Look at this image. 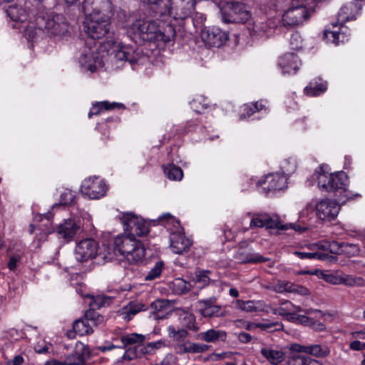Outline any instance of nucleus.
Listing matches in <instances>:
<instances>
[{
	"instance_id": "680f3d73",
	"label": "nucleus",
	"mask_w": 365,
	"mask_h": 365,
	"mask_svg": "<svg viewBox=\"0 0 365 365\" xmlns=\"http://www.w3.org/2000/svg\"><path fill=\"white\" fill-rule=\"evenodd\" d=\"M309 328L315 331H324L326 330V326L324 324L317 321L312 318Z\"/></svg>"
},
{
	"instance_id": "a878e982",
	"label": "nucleus",
	"mask_w": 365,
	"mask_h": 365,
	"mask_svg": "<svg viewBox=\"0 0 365 365\" xmlns=\"http://www.w3.org/2000/svg\"><path fill=\"white\" fill-rule=\"evenodd\" d=\"M124 109L125 106L120 103H110L108 101H99L93 103V115H98L104 110H110L114 109Z\"/></svg>"
},
{
	"instance_id": "0e129e2a",
	"label": "nucleus",
	"mask_w": 365,
	"mask_h": 365,
	"mask_svg": "<svg viewBox=\"0 0 365 365\" xmlns=\"http://www.w3.org/2000/svg\"><path fill=\"white\" fill-rule=\"evenodd\" d=\"M276 327V329H280L282 325L279 322L275 323H257V328H260L263 330L268 329Z\"/></svg>"
},
{
	"instance_id": "20e7f679",
	"label": "nucleus",
	"mask_w": 365,
	"mask_h": 365,
	"mask_svg": "<svg viewBox=\"0 0 365 365\" xmlns=\"http://www.w3.org/2000/svg\"><path fill=\"white\" fill-rule=\"evenodd\" d=\"M318 187L326 192H347L348 177L344 172L331 173L327 165L319 166L315 172Z\"/></svg>"
},
{
	"instance_id": "bb28decb",
	"label": "nucleus",
	"mask_w": 365,
	"mask_h": 365,
	"mask_svg": "<svg viewBox=\"0 0 365 365\" xmlns=\"http://www.w3.org/2000/svg\"><path fill=\"white\" fill-rule=\"evenodd\" d=\"M168 336L174 341L180 343L183 342L188 336L189 333L185 328L177 329L174 325H169L167 328Z\"/></svg>"
},
{
	"instance_id": "49530a36",
	"label": "nucleus",
	"mask_w": 365,
	"mask_h": 365,
	"mask_svg": "<svg viewBox=\"0 0 365 365\" xmlns=\"http://www.w3.org/2000/svg\"><path fill=\"white\" fill-rule=\"evenodd\" d=\"M163 262H158L154 267H153L150 272L148 273V274L145 276L146 280H153L157 277H158L163 270Z\"/></svg>"
},
{
	"instance_id": "58836bf2",
	"label": "nucleus",
	"mask_w": 365,
	"mask_h": 365,
	"mask_svg": "<svg viewBox=\"0 0 365 365\" xmlns=\"http://www.w3.org/2000/svg\"><path fill=\"white\" fill-rule=\"evenodd\" d=\"M144 340L145 336L136 333H132L121 338V341L123 344V348L128 345L142 343Z\"/></svg>"
},
{
	"instance_id": "dca6fc26",
	"label": "nucleus",
	"mask_w": 365,
	"mask_h": 365,
	"mask_svg": "<svg viewBox=\"0 0 365 365\" xmlns=\"http://www.w3.org/2000/svg\"><path fill=\"white\" fill-rule=\"evenodd\" d=\"M170 249L173 252L181 255L187 252L192 245L190 239L187 238L180 231L173 232L170 236Z\"/></svg>"
},
{
	"instance_id": "ea45409f",
	"label": "nucleus",
	"mask_w": 365,
	"mask_h": 365,
	"mask_svg": "<svg viewBox=\"0 0 365 365\" xmlns=\"http://www.w3.org/2000/svg\"><path fill=\"white\" fill-rule=\"evenodd\" d=\"M88 10V9L87 8L86 0H85L81 7V11L85 15V20L83 21L82 31L86 34V35H87L88 38H91V34L90 24L91 23V19L90 18V14H87Z\"/></svg>"
},
{
	"instance_id": "a19ab883",
	"label": "nucleus",
	"mask_w": 365,
	"mask_h": 365,
	"mask_svg": "<svg viewBox=\"0 0 365 365\" xmlns=\"http://www.w3.org/2000/svg\"><path fill=\"white\" fill-rule=\"evenodd\" d=\"M110 302L111 299L105 295L98 294L93 296V310L108 306Z\"/></svg>"
},
{
	"instance_id": "ddd939ff",
	"label": "nucleus",
	"mask_w": 365,
	"mask_h": 365,
	"mask_svg": "<svg viewBox=\"0 0 365 365\" xmlns=\"http://www.w3.org/2000/svg\"><path fill=\"white\" fill-rule=\"evenodd\" d=\"M202 41L208 46L220 47L227 40V34L218 27H205L201 31Z\"/></svg>"
},
{
	"instance_id": "473e14b6",
	"label": "nucleus",
	"mask_w": 365,
	"mask_h": 365,
	"mask_svg": "<svg viewBox=\"0 0 365 365\" xmlns=\"http://www.w3.org/2000/svg\"><path fill=\"white\" fill-rule=\"evenodd\" d=\"M163 170L165 175L170 180H181L183 177L181 168L173 164L163 166Z\"/></svg>"
},
{
	"instance_id": "338daca9",
	"label": "nucleus",
	"mask_w": 365,
	"mask_h": 365,
	"mask_svg": "<svg viewBox=\"0 0 365 365\" xmlns=\"http://www.w3.org/2000/svg\"><path fill=\"white\" fill-rule=\"evenodd\" d=\"M294 255L300 259H315V257H316L315 252H295Z\"/></svg>"
},
{
	"instance_id": "3c124183",
	"label": "nucleus",
	"mask_w": 365,
	"mask_h": 365,
	"mask_svg": "<svg viewBox=\"0 0 365 365\" xmlns=\"http://www.w3.org/2000/svg\"><path fill=\"white\" fill-rule=\"evenodd\" d=\"M289 44L291 48L293 50H299L302 48V39L299 33L296 32L292 35Z\"/></svg>"
},
{
	"instance_id": "8fccbe9b",
	"label": "nucleus",
	"mask_w": 365,
	"mask_h": 365,
	"mask_svg": "<svg viewBox=\"0 0 365 365\" xmlns=\"http://www.w3.org/2000/svg\"><path fill=\"white\" fill-rule=\"evenodd\" d=\"M140 347L141 346H134L133 348H129L125 351L124 355L123 356V359L130 361L136 357H138L140 356V354H141L140 350Z\"/></svg>"
},
{
	"instance_id": "79ce46f5",
	"label": "nucleus",
	"mask_w": 365,
	"mask_h": 365,
	"mask_svg": "<svg viewBox=\"0 0 365 365\" xmlns=\"http://www.w3.org/2000/svg\"><path fill=\"white\" fill-rule=\"evenodd\" d=\"M326 90L327 85L324 83H321L314 86H312V85L307 86L304 88V93L307 96H317L324 93Z\"/></svg>"
},
{
	"instance_id": "09e8293b",
	"label": "nucleus",
	"mask_w": 365,
	"mask_h": 365,
	"mask_svg": "<svg viewBox=\"0 0 365 365\" xmlns=\"http://www.w3.org/2000/svg\"><path fill=\"white\" fill-rule=\"evenodd\" d=\"M307 356L294 354L289 358L287 365H305Z\"/></svg>"
},
{
	"instance_id": "052dcab7",
	"label": "nucleus",
	"mask_w": 365,
	"mask_h": 365,
	"mask_svg": "<svg viewBox=\"0 0 365 365\" xmlns=\"http://www.w3.org/2000/svg\"><path fill=\"white\" fill-rule=\"evenodd\" d=\"M192 108L197 113H201L203 110L207 108L206 103L201 104L200 99H195L191 103Z\"/></svg>"
},
{
	"instance_id": "4d7b16f0",
	"label": "nucleus",
	"mask_w": 365,
	"mask_h": 365,
	"mask_svg": "<svg viewBox=\"0 0 365 365\" xmlns=\"http://www.w3.org/2000/svg\"><path fill=\"white\" fill-rule=\"evenodd\" d=\"M292 293H297L300 295H307L309 294V291L307 288L292 283V287L289 289V292Z\"/></svg>"
},
{
	"instance_id": "4468645a",
	"label": "nucleus",
	"mask_w": 365,
	"mask_h": 365,
	"mask_svg": "<svg viewBox=\"0 0 365 365\" xmlns=\"http://www.w3.org/2000/svg\"><path fill=\"white\" fill-rule=\"evenodd\" d=\"M217 298L215 297L197 302L200 307V314L206 318L224 317L228 314V312L222 310L220 305L216 304Z\"/></svg>"
},
{
	"instance_id": "9d476101",
	"label": "nucleus",
	"mask_w": 365,
	"mask_h": 365,
	"mask_svg": "<svg viewBox=\"0 0 365 365\" xmlns=\"http://www.w3.org/2000/svg\"><path fill=\"white\" fill-rule=\"evenodd\" d=\"M275 27V23L266 17H257L247 25L250 36L255 38H269L273 35Z\"/></svg>"
},
{
	"instance_id": "6ab92c4d",
	"label": "nucleus",
	"mask_w": 365,
	"mask_h": 365,
	"mask_svg": "<svg viewBox=\"0 0 365 365\" xmlns=\"http://www.w3.org/2000/svg\"><path fill=\"white\" fill-rule=\"evenodd\" d=\"M264 183L267 184V187L264 189L269 191L280 190L287 186V178L281 173L269 174L266 176Z\"/></svg>"
},
{
	"instance_id": "1a4fd4ad",
	"label": "nucleus",
	"mask_w": 365,
	"mask_h": 365,
	"mask_svg": "<svg viewBox=\"0 0 365 365\" xmlns=\"http://www.w3.org/2000/svg\"><path fill=\"white\" fill-rule=\"evenodd\" d=\"M125 227V234L123 236L140 237L149 232V227L140 217L133 213H124L120 218Z\"/></svg>"
},
{
	"instance_id": "f8f14e48",
	"label": "nucleus",
	"mask_w": 365,
	"mask_h": 365,
	"mask_svg": "<svg viewBox=\"0 0 365 365\" xmlns=\"http://www.w3.org/2000/svg\"><path fill=\"white\" fill-rule=\"evenodd\" d=\"M195 0H169L168 14L175 19H184L192 12Z\"/></svg>"
},
{
	"instance_id": "2f4dec72",
	"label": "nucleus",
	"mask_w": 365,
	"mask_h": 365,
	"mask_svg": "<svg viewBox=\"0 0 365 365\" xmlns=\"http://www.w3.org/2000/svg\"><path fill=\"white\" fill-rule=\"evenodd\" d=\"M89 312L90 309L86 312V319H78L73 323V328L80 336L89 334L90 327L88 322Z\"/></svg>"
},
{
	"instance_id": "e433bc0d",
	"label": "nucleus",
	"mask_w": 365,
	"mask_h": 365,
	"mask_svg": "<svg viewBox=\"0 0 365 365\" xmlns=\"http://www.w3.org/2000/svg\"><path fill=\"white\" fill-rule=\"evenodd\" d=\"M210 271L197 269L195 272V276L193 277V282L195 283L201 284L202 286L207 285L210 282Z\"/></svg>"
},
{
	"instance_id": "a211bd4d",
	"label": "nucleus",
	"mask_w": 365,
	"mask_h": 365,
	"mask_svg": "<svg viewBox=\"0 0 365 365\" xmlns=\"http://www.w3.org/2000/svg\"><path fill=\"white\" fill-rule=\"evenodd\" d=\"M236 307L246 312H269V307L263 301H243L237 299L235 302Z\"/></svg>"
},
{
	"instance_id": "aec40b11",
	"label": "nucleus",
	"mask_w": 365,
	"mask_h": 365,
	"mask_svg": "<svg viewBox=\"0 0 365 365\" xmlns=\"http://www.w3.org/2000/svg\"><path fill=\"white\" fill-rule=\"evenodd\" d=\"M260 353L272 365H278L285 359L282 349L265 346L261 349Z\"/></svg>"
},
{
	"instance_id": "864d4df0",
	"label": "nucleus",
	"mask_w": 365,
	"mask_h": 365,
	"mask_svg": "<svg viewBox=\"0 0 365 365\" xmlns=\"http://www.w3.org/2000/svg\"><path fill=\"white\" fill-rule=\"evenodd\" d=\"M159 221L165 227L168 226V224H176L177 226L179 227V222L169 213L162 215L159 217Z\"/></svg>"
},
{
	"instance_id": "13d9d810",
	"label": "nucleus",
	"mask_w": 365,
	"mask_h": 365,
	"mask_svg": "<svg viewBox=\"0 0 365 365\" xmlns=\"http://www.w3.org/2000/svg\"><path fill=\"white\" fill-rule=\"evenodd\" d=\"M243 113L240 115V118L244 119L247 117H250L257 111H254V106L252 103L245 104L242 107Z\"/></svg>"
},
{
	"instance_id": "c9c22d12",
	"label": "nucleus",
	"mask_w": 365,
	"mask_h": 365,
	"mask_svg": "<svg viewBox=\"0 0 365 365\" xmlns=\"http://www.w3.org/2000/svg\"><path fill=\"white\" fill-rule=\"evenodd\" d=\"M91 48L90 46H86L82 51L78 61L82 68H85L86 71H91Z\"/></svg>"
},
{
	"instance_id": "c03bdc74",
	"label": "nucleus",
	"mask_w": 365,
	"mask_h": 365,
	"mask_svg": "<svg viewBox=\"0 0 365 365\" xmlns=\"http://www.w3.org/2000/svg\"><path fill=\"white\" fill-rule=\"evenodd\" d=\"M187 346L189 354L203 353L209 349V346L206 344L194 343L190 341H187Z\"/></svg>"
},
{
	"instance_id": "c85d7f7f",
	"label": "nucleus",
	"mask_w": 365,
	"mask_h": 365,
	"mask_svg": "<svg viewBox=\"0 0 365 365\" xmlns=\"http://www.w3.org/2000/svg\"><path fill=\"white\" fill-rule=\"evenodd\" d=\"M145 304L141 303H129L128 306L124 308L123 319L126 321H130L138 312L145 310Z\"/></svg>"
},
{
	"instance_id": "7ed1b4c3",
	"label": "nucleus",
	"mask_w": 365,
	"mask_h": 365,
	"mask_svg": "<svg viewBox=\"0 0 365 365\" xmlns=\"http://www.w3.org/2000/svg\"><path fill=\"white\" fill-rule=\"evenodd\" d=\"M133 32L142 40L147 41H162L164 43L172 41L175 35L174 27L166 24L162 29L155 21L138 20L132 26Z\"/></svg>"
},
{
	"instance_id": "393cba45",
	"label": "nucleus",
	"mask_w": 365,
	"mask_h": 365,
	"mask_svg": "<svg viewBox=\"0 0 365 365\" xmlns=\"http://www.w3.org/2000/svg\"><path fill=\"white\" fill-rule=\"evenodd\" d=\"M178 312L179 320L182 322V328L193 331L199 330V327L196 324L195 316L193 314L184 310Z\"/></svg>"
},
{
	"instance_id": "b1692460",
	"label": "nucleus",
	"mask_w": 365,
	"mask_h": 365,
	"mask_svg": "<svg viewBox=\"0 0 365 365\" xmlns=\"http://www.w3.org/2000/svg\"><path fill=\"white\" fill-rule=\"evenodd\" d=\"M76 254L81 262L89 259L91 257V239L82 240L76 246Z\"/></svg>"
},
{
	"instance_id": "774afa93",
	"label": "nucleus",
	"mask_w": 365,
	"mask_h": 365,
	"mask_svg": "<svg viewBox=\"0 0 365 365\" xmlns=\"http://www.w3.org/2000/svg\"><path fill=\"white\" fill-rule=\"evenodd\" d=\"M329 251L331 253L339 254L341 250V245L335 241L329 242Z\"/></svg>"
},
{
	"instance_id": "69168bd1",
	"label": "nucleus",
	"mask_w": 365,
	"mask_h": 365,
	"mask_svg": "<svg viewBox=\"0 0 365 365\" xmlns=\"http://www.w3.org/2000/svg\"><path fill=\"white\" fill-rule=\"evenodd\" d=\"M285 307H280L277 309H273L272 312L274 314L281 315L283 317H287L289 315V310L291 309L289 305H284Z\"/></svg>"
},
{
	"instance_id": "6e6d98bb",
	"label": "nucleus",
	"mask_w": 365,
	"mask_h": 365,
	"mask_svg": "<svg viewBox=\"0 0 365 365\" xmlns=\"http://www.w3.org/2000/svg\"><path fill=\"white\" fill-rule=\"evenodd\" d=\"M91 182L90 179H86L81 186V192L83 195L88 197V199L91 198Z\"/></svg>"
},
{
	"instance_id": "c756f323",
	"label": "nucleus",
	"mask_w": 365,
	"mask_h": 365,
	"mask_svg": "<svg viewBox=\"0 0 365 365\" xmlns=\"http://www.w3.org/2000/svg\"><path fill=\"white\" fill-rule=\"evenodd\" d=\"M108 190V186L103 180L95 178L93 179V199H99L104 196Z\"/></svg>"
},
{
	"instance_id": "39448f33",
	"label": "nucleus",
	"mask_w": 365,
	"mask_h": 365,
	"mask_svg": "<svg viewBox=\"0 0 365 365\" xmlns=\"http://www.w3.org/2000/svg\"><path fill=\"white\" fill-rule=\"evenodd\" d=\"M37 29L51 36H62L68 32V25L62 14H40L36 18Z\"/></svg>"
},
{
	"instance_id": "72a5a7b5",
	"label": "nucleus",
	"mask_w": 365,
	"mask_h": 365,
	"mask_svg": "<svg viewBox=\"0 0 365 365\" xmlns=\"http://www.w3.org/2000/svg\"><path fill=\"white\" fill-rule=\"evenodd\" d=\"M173 284V292L178 294H185L189 292L192 287L190 282H186L181 278L175 279Z\"/></svg>"
},
{
	"instance_id": "e2e57ef3",
	"label": "nucleus",
	"mask_w": 365,
	"mask_h": 365,
	"mask_svg": "<svg viewBox=\"0 0 365 365\" xmlns=\"http://www.w3.org/2000/svg\"><path fill=\"white\" fill-rule=\"evenodd\" d=\"M243 261L245 262L260 263L267 261V259L259 254H255L251 257H247Z\"/></svg>"
},
{
	"instance_id": "412c9836",
	"label": "nucleus",
	"mask_w": 365,
	"mask_h": 365,
	"mask_svg": "<svg viewBox=\"0 0 365 365\" xmlns=\"http://www.w3.org/2000/svg\"><path fill=\"white\" fill-rule=\"evenodd\" d=\"M79 227L73 220H67L56 228V232L65 240H71L76 233Z\"/></svg>"
},
{
	"instance_id": "cd10ccee",
	"label": "nucleus",
	"mask_w": 365,
	"mask_h": 365,
	"mask_svg": "<svg viewBox=\"0 0 365 365\" xmlns=\"http://www.w3.org/2000/svg\"><path fill=\"white\" fill-rule=\"evenodd\" d=\"M358 9L357 4L355 3H349L343 6L338 14V22L337 24H342L346 21L351 19L354 16L352 14L353 10Z\"/></svg>"
},
{
	"instance_id": "423d86ee",
	"label": "nucleus",
	"mask_w": 365,
	"mask_h": 365,
	"mask_svg": "<svg viewBox=\"0 0 365 365\" xmlns=\"http://www.w3.org/2000/svg\"><path fill=\"white\" fill-rule=\"evenodd\" d=\"M250 227H266L267 229L277 228L280 230L289 229L302 233L307 230L306 227L301 226L297 223L282 224L277 216H270L267 213H254L252 215Z\"/></svg>"
},
{
	"instance_id": "7c9ffc66",
	"label": "nucleus",
	"mask_w": 365,
	"mask_h": 365,
	"mask_svg": "<svg viewBox=\"0 0 365 365\" xmlns=\"http://www.w3.org/2000/svg\"><path fill=\"white\" fill-rule=\"evenodd\" d=\"M330 350L327 346L319 344H312L307 346L306 354L313 355L316 357H324L329 354Z\"/></svg>"
},
{
	"instance_id": "f3484780",
	"label": "nucleus",
	"mask_w": 365,
	"mask_h": 365,
	"mask_svg": "<svg viewBox=\"0 0 365 365\" xmlns=\"http://www.w3.org/2000/svg\"><path fill=\"white\" fill-rule=\"evenodd\" d=\"M110 29L109 16L93 13V39L101 38L108 34Z\"/></svg>"
},
{
	"instance_id": "2eb2a0df",
	"label": "nucleus",
	"mask_w": 365,
	"mask_h": 365,
	"mask_svg": "<svg viewBox=\"0 0 365 365\" xmlns=\"http://www.w3.org/2000/svg\"><path fill=\"white\" fill-rule=\"evenodd\" d=\"M279 66L283 73L295 74L302 66V61L294 53H287L280 57Z\"/></svg>"
},
{
	"instance_id": "4be33fe9",
	"label": "nucleus",
	"mask_w": 365,
	"mask_h": 365,
	"mask_svg": "<svg viewBox=\"0 0 365 365\" xmlns=\"http://www.w3.org/2000/svg\"><path fill=\"white\" fill-rule=\"evenodd\" d=\"M226 336L227 334L225 331L210 329L198 334L197 339L208 343H215L218 341H225Z\"/></svg>"
},
{
	"instance_id": "a18cd8bd",
	"label": "nucleus",
	"mask_w": 365,
	"mask_h": 365,
	"mask_svg": "<svg viewBox=\"0 0 365 365\" xmlns=\"http://www.w3.org/2000/svg\"><path fill=\"white\" fill-rule=\"evenodd\" d=\"M20 11H22L21 9H19L16 6H10L6 10V14L10 19L14 21H22L24 19H22L21 14H19Z\"/></svg>"
},
{
	"instance_id": "5fc2aeb1",
	"label": "nucleus",
	"mask_w": 365,
	"mask_h": 365,
	"mask_svg": "<svg viewBox=\"0 0 365 365\" xmlns=\"http://www.w3.org/2000/svg\"><path fill=\"white\" fill-rule=\"evenodd\" d=\"M324 36L327 37V38H329V36H331L332 38H333V43H334L335 44H338L339 41H344V34H341L339 31H324Z\"/></svg>"
},
{
	"instance_id": "603ef678",
	"label": "nucleus",
	"mask_w": 365,
	"mask_h": 365,
	"mask_svg": "<svg viewBox=\"0 0 365 365\" xmlns=\"http://www.w3.org/2000/svg\"><path fill=\"white\" fill-rule=\"evenodd\" d=\"M74 200V195L71 190H66L61 195L60 204L70 205Z\"/></svg>"
},
{
	"instance_id": "f03ea898",
	"label": "nucleus",
	"mask_w": 365,
	"mask_h": 365,
	"mask_svg": "<svg viewBox=\"0 0 365 365\" xmlns=\"http://www.w3.org/2000/svg\"><path fill=\"white\" fill-rule=\"evenodd\" d=\"M108 255L118 252L129 263L137 264L141 262L145 254V250L143 243L130 236L118 235L113 239L112 246L105 248Z\"/></svg>"
},
{
	"instance_id": "f704fd0d",
	"label": "nucleus",
	"mask_w": 365,
	"mask_h": 365,
	"mask_svg": "<svg viewBox=\"0 0 365 365\" xmlns=\"http://www.w3.org/2000/svg\"><path fill=\"white\" fill-rule=\"evenodd\" d=\"M364 279L361 277H356L353 275H349L346 274H341V284L350 287H361L364 285Z\"/></svg>"
},
{
	"instance_id": "bf43d9fd",
	"label": "nucleus",
	"mask_w": 365,
	"mask_h": 365,
	"mask_svg": "<svg viewBox=\"0 0 365 365\" xmlns=\"http://www.w3.org/2000/svg\"><path fill=\"white\" fill-rule=\"evenodd\" d=\"M174 349L177 354L180 355L189 354L187 341L178 343L177 344L175 345Z\"/></svg>"
},
{
	"instance_id": "9b49d317",
	"label": "nucleus",
	"mask_w": 365,
	"mask_h": 365,
	"mask_svg": "<svg viewBox=\"0 0 365 365\" xmlns=\"http://www.w3.org/2000/svg\"><path fill=\"white\" fill-rule=\"evenodd\" d=\"M340 210V205L333 200L324 199L315 205L317 217L326 222H331L337 217Z\"/></svg>"
},
{
	"instance_id": "4c0bfd02",
	"label": "nucleus",
	"mask_w": 365,
	"mask_h": 365,
	"mask_svg": "<svg viewBox=\"0 0 365 365\" xmlns=\"http://www.w3.org/2000/svg\"><path fill=\"white\" fill-rule=\"evenodd\" d=\"M292 287V282L286 280H278L275 284H269L267 289H271L277 293L289 292Z\"/></svg>"
},
{
	"instance_id": "37998d69",
	"label": "nucleus",
	"mask_w": 365,
	"mask_h": 365,
	"mask_svg": "<svg viewBox=\"0 0 365 365\" xmlns=\"http://www.w3.org/2000/svg\"><path fill=\"white\" fill-rule=\"evenodd\" d=\"M73 356H68L64 361L57 360L48 361L46 365H82V360L77 356V361H73Z\"/></svg>"
},
{
	"instance_id": "de8ad7c7",
	"label": "nucleus",
	"mask_w": 365,
	"mask_h": 365,
	"mask_svg": "<svg viewBox=\"0 0 365 365\" xmlns=\"http://www.w3.org/2000/svg\"><path fill=\"white\" fill-rule=\"evenodd\" d=\"M165 346V343L164 341L159 340L154 342L148 343L146 346L140 347V350L142 354H148L150 352L151 349H160L161 347Z\"/></svg>"
},
{
	"instance_id": "6e6552de",
	"label": "nucleus",
	"mask_w": 365,
	"mask_h": 365,
	"mask_svg": "<svg viewBox=\"0 0 365 365\" xmlns=\"http://www.w3.org/2000/svg\"><path fill=\"white\" fill-rule=\"evenodd\" d=\"M222 18L225 23H245L251 16L245 5L240 2H229L221 9Z\"/></svg>"
},
{
	"instance_id": "5701e85b",
	"label": "nucleus",
	"mask_w": 365,
	"mask_h": 365,
	"mask_svg": "<svg viewBox=\"0 0 365 365\" xmlns=\"http://www.w3.org/2000/svg\"><path fill=\"white\" fill-rule=\"evenodd\" d=\"M152 309L155 312V318L162 319L168 317L172 312L171 306L168 300L157 299L151 304Z\"/></svg>"
},
{
	"instance_id": "f257e3e1",
	"label": "nucleus",
	"mask_w": 365,
	"mask_h": 365,
	"mask_svg": "<svg viewBox=\"0 0 365 365\" xmlns=\"http://www.w3.org/2000/svg\"><path fill=\"white\" fill-rule=\"evenodd\" d=\"M95 54H93V71L104 66L109 54L117 61H127L130 63L137 61L134 51L130 47L114 42L113 40L101 41L95 43Z\"/></svg>"
},
{
	"instance_id": "0eeeda50",
	"label": "nucleus",
	"mask_w": 365,
	"mask_h": 365,
	"mask_svg": "<svg viewBox=\"0 0 365 365\" xmlns=\"http://www.w3.org/2000/svg\"><path fill=\"white\" fill-rule=\"evenodd\" d=\"M297 0L286 9L282 19V21L285 26H295L302 24L307 20L312 9H308L307 6Z\"/></svg>"
}]
</instances>
